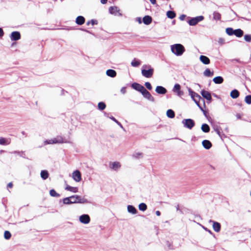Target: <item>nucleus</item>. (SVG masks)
<instances>
[{
    "instance_id": "obj_25",
    "label": "nucleus",
    "mask_w": 251,
    "mask_h": 251,
    "mask_svg": "<svg viewBox=\"0 0 251 251\" xmlns=\"http://www.w3.org/2000/svg\"><path fill=\"white\" fill-rule=\"evenodd\" d=\"M230 96L232 99H236L239 96V92L238 90L234 89L230 92Z\"/></svg>"
},
{
    "instance_id": "obj_38",
    "label": "nucleus",
    "mask_w": 251,
    "mask_h": 251,
    "mask_svg": "<svg viewBox=\"0 0 251 251\" xmlns=\"http://www.w3.org/2000/svg\"><path fill=\"white\" fill-rule=\"evenodd\" d=\"M147 208V205L144 203H141L139 205V209L140 210L144 211Z\"/></svg>"
},
{
    "instance_id": "obj_44",
    "label": "nucleus",
    "mask_w": 251,
    "mask_h": 251,
    "mask_svg": "<svg viewBox=\"0 0 251 251\" xmlns=\"http://www.w3.org/2000/svg\"><path fill=\"white\" fill-rule=\"evenodd\" d=\"M245 101L248 104H251V95H248L245 97Z\"/></svg>"
},
{
    "instance_id": "obj_31",
    "label": "nucleus",
    "mask_w": 251,
    "mask_h": 251,
    "mask_svg": "<svg viewBox=\"0 0 251 251\" xmlns=\"http://www.w3.org/2000/svg\"><path fill=\"white\" fill-rule=\"evenodd\" d=\"M234 34L238 37H242L243 35V31L240 29L234 30Z\"/></svg>"
},
{
    "instance_id": "obj_3",
    "label": "nucleus",
    "mask_w": 251,
    "mask_h": 251,
    "mask_svg": "<svg viewBox=\"0 0 251 251\" xmlns=\"http://www.w3.org/2000/svg\"><path fill=\"white\" fill-rule=\"evenodd\" d=\"M69 197L71 201H72V204L86 203L88 202V201L86 199L79 195H73Z\"/></svg>"
},
{
    "instance_id": "obj_26",
    "label": "nucleus",
    "mask_w": 251,
    "mask_h": 251,
    "mask_svg": "<svg viewBox=\"0 0 251 251\" xmlns=\"http://www.w3.org/2000/svg\"><path fill=\"white\" fill-rule=\"evenodd\" d=\"M109 11L111 14L116 15L119 12V10L116 6H111L109 8Z\"/></svg>"
},
{
    "instance_id": "obj_15",
    "label": "nucleus",
    "mask_w": 251,
    "mask_h": 251,
    "mask_svg": "<svg viewBox=\"0 0 251 251\" xmlns=\"http://www.w3.org/2000/svg\"><path fill=\"white\" fill-rule=\"evenodd\" d=\"M155 92L159 94H165L167 93V90L163 86H158L156 87Z\"/></svg>"
},
{
    "instance_id": "obj_6",
    "label": "nucleus",
    "mask_w": 251,
    "mask_h": 251,
    "mask_svg": "<svg viewBox=\"0 0 251 251\" xmlns=\"http://www.w3.org/2000/svg\"><path fill=\"white\" fill-rule=\"evenodd\" d=\"M204 19L203 16H197L195 18H191L188 22L189 24L190 25H197L199 22L202 21Z\"/></svg>"
},
{
    "instance_id": "obj_34",
    "label": "nucleus",
    "mask_w": 251,
    "mask_h": 251,
    "mask_svg": "<svg viewBox=\"0 0 251 251\" xmlns=\"http://www.w3.org/2000/svg\"><path fill=\"white\" fill-rule=\"evenodd\" d=\"M62 201L63 204L66 205H69L72 204V201H71L69 197L64 198L62 200Z\"/></svg>"
},
{
    "instance_id": "obj_12",
    "label": "nucleus",
    "mask_w": 251,
    "mask_h": 251,
    "mask_svg": "<svg viewBox=\"0 0 251 251\" xmlns=\"http://www.w3.org/2000/svg\"><path fill=\"white\" fill-rule=\"evenodd\" d=\"M10 38L12 41H17L21 38V34L18 31L12 32L10 35Z\"/></svg>"
},
{
    "instance_id": "obj_59",
    "label": "nucleus",
    "mask_w": 251,
    "mask_h": 251,
    "mask_svg": "<svg viewBox=\"0 0 251 251\" xmlns=\"http://www.w3.org/2000/svg\"><path fill=\"white\" fill-rule=\"evenodd\" d=\"M215 131H216L217 133L219 135H220V131H219V130L218 129H217H217H215Z\"/></svg>"
},
{
    "instance_id": "obj_13",
    "label": "nucleus",
    "mask_w": 251,
    "mask_h": 251,
    "mask_svg": "<svg viewBox=\"0 0 251 251\" xmlns=\"http://www.w3.org/2000/svg\"><path fill=\"white\" fill-rule=\"evenodd\" d=\"M132 87L135 90L142 93L144 90H145V87L140 85V84L137 83H134L132 84Z\"/></svg>"
},
{
    "instance_id": "obj_23",
    "label": "nucleus",
    "mask_w": 251,
    "mask_h": 251,
    "mask_svg": "<svg viewBox=\"0 0 251 251\" xmlns=\"http://www.w3.org/2000/svg\"><path fill=\"white\" fill-rule=\"evenodd\" d=\"M76 23L78 25H82L85 22V18L81 16H79L76 18Z\"/></svg>"
},
{
    "instance_id": "obj_14",
    "label": "nucleus",
    "mask_w": 251,
    "mask_h": 251,
    "mask_svg": "<svg viewBox=\"0 0 251 251\" xmlns=\"http://www.w3.org/2000/svg\"><path fill=\"white\" fill-rule=\"evenodd\" d=\"M210 222H212L213 224L212 227H213V228L214 230V231L217 232H219L221 230L220 224L218 222L213 221H210Z\"/></svg>"
},
{
    "instance_id": "obj_57",
    "label": "nucleus",
    "mask_w": 251,
    "mask_h": 251,
    "mask_svg": "<svg viewBox=\"0 0 251 251\" xmlns=\"http://www.w3.org/2000/svg\"><path fill=\"white\" fill-rule=\"evenodd\" d=\"M107 0H100V2L102 4H105L107 2Z\"/></svg>"
},
{
    "instance_id": "obj_48",
    "label": "nucleus",
    "mask_w": 251,
    "mask_h": 251,
    "mask_svg": "<svg viewBox=\"0 0 251 251\" xmlns=\"http://www.w3.org/2000/svg\"><path fill=\"white\" fill-rule=\"evenodd\" d=\"M91 24L92 25H97L98 24L97 23V21L96 20H92L90 21H88L87 23V25H89V24Z\"/></svg>"
},
{
    "instance_id": "obj_45",
    "label": "nucleus",
    "mask_w": 251,
    "mask_h": 251,
    "mask_svg": "<svg viewBox=\"0 0 251 251\" xmlns=\"http://www.w3.org/2000/svg\"><path fill=\"white\" fill-rule=\"evenodd\" d=\"M132 156L134 158H140L142 157L143 155H142V153L138 152L134 153L132 155Z\"/></svg>"
},
{
    "instance_id": "obj_24",
    "label": "nucleus",
    "mask_w": 251,
    "mask_h": 251,
    "mask_svg": "<svg viewBox=\"0 0 251 251\" xmlns=\"http://www.w3.org/2000/svg\"><path fill=\"white\" fill-rule=\"evenodd\" d=\"M106 75L111 77H114L116 75V72L115 70L109 69L106 71Z\"/></svg>"
},
{
    "instance_id": "obj_54",
    "label": "nucleus",
    "mask_w": 251,
    "mask_h": 251,
    "mask_svg": "<svg viewBox=\"0 0 251 251\" xmlns=\"http://www.w3.org/2000/svg\"><path fill=\"white\" fill-rule=\"evenodd\" d=\"M236 117L238 119H240L241 118V116L239 113H237V114H236Z\"/></svg>"
},
{
    "instance_id": "obj_22",
    "label": "nucleus",
    "mask_w": 251,
    "mask_h": 251,
    "mask_svg": "<svg viewBox=\"0 0 251 251\" xmlns=\"http://www.w3.org/2000/svg\"><path fill=\"white\" fill-rule=\"evenodd\" d=\"M65 190L75 193L78 192V189L77 187H72L69 185H67L65 187Z\"/></svg>"
},
{
    "instance_id": "obj_10",
    "label": "nucleus",
    "mask_w": 251,
    "mask_h": 251,
    "mask_svg": "<svg viewBox=\"0 0 251 251\" xmlns=\"http://www.w3.org/2000/svg\"><path fill=\"white\" fill-rule=\"evenodd\" d=\"M79 221L84 224H88L90 223V218L88 215L83 214L79 217Z\"/></svg>"
},
{
    "instance_id": "obj_17",
    "label": "nucleus",
    "mask_w": 251,
    "mask_h": 251,
    "mask_svg": "<svg viewBox=\"0 0 251 251\" xmlns=\"http://www.w3.org/2000/svg\"><path fill=\"white\" fill-rule=\"evenodd\" d=\"M200 61L204 64L207 65L210 63V59L205 55H201L200 57Z\"/></svg>"
},
{
    "instance_id": "obj_2",
    "label": "nucleus",
    "mask_w": 251,
    "mask_h": 251,
    "mask_svg": "<svg viewBox=\"0 0 251 251\" xmlns=\"http://www.w3.org/2000/svg\"><path fill=\"white\" fill-rule=\"evenodd\" d=\"M154 70L150 65H144L141 70L142 75L147 77L150 78L152 76Z\"/></svg>"
},
{
    "instance_id": "obj_53",
    "label": "nucleus",
    "mask_w": 251,
    "mask_h": 251,
    "mask_svg": "<svg viewBox=\"0 0 251 251\" xmlns=\"http://www.w3.org/2000/svg\"><path fill=\"white\" fill-rule=\"evenodd\" d=\"M4 35V32L1 28L0 27V37L3 36Z\"/></svg>"
},
{
    "instance_id": "obj_37",
    "label": "nucleus",
    "mask_w": 251,
    "mask_h": 251,
    "mask_svg": "<svg viewBox=\"0 0 251 251\" xmlns=\"http://www.w3.org/2000/svg\"><path fill=\"white\" fill-rule=\"evenodd\" d=\"M213 19L215 20H219L221 19V14L218 12L215 11L213 14Z\"/></svg>"
},
{
    "instance_id": "obj_19",
    "label": "nucleus",
    "mask_w": 251,
    "mask_h": 251,
    "mask_svg": "<svg viewBox=\"0 0 251 251\" xmlns=\"http://www.w3.org/2000/svg\"><path fill=\"white\" fill-rule=\"evenodd\" d=\"M202 145L203 147L207 150L209 149L211 146L212 144L211 142L209 140H204L202 142Z\"/></svg>"
},
{
    "instance_id": "obj_56",
    "label": "nucleus",
    "mask_w": 251,
    "mask_h": 251,
    "mask_svg": "<svg viewBox=\"0 0 251 251\" xmlns=\"http://www.w3.org/2000/svg\"><path fill=\"white\" fill-rule=\"evenodd\" d=\"M152 4H156V0H149Z\"/></svg>"
},
{
    "instance_id": "obj_46",
    "label": "nucleus",
    "mask_w": 251,
    "mask_h": 251,
    "mask_svg": "<svg viewBox=\"0 0 251 251\" xmlns=\"http://www.w3.org/2000/svg\"><path fill=\"white\" fill-rule=\"evenodd\" d=\"M244 39L247 42L251 41V35H245L244 36Z\"/></svg>"
},
{
    "instance_id": "obj_32",
    "label": "nucleus",
    "mask_w": 251,
    "mask_h": 251,
    "mask_svg": "<svg viewBox=\"0 0 251 251\" xmlns=\"http://www.w3.org/2000/svg\"><path fill=\"white\" fill-rule=\"evenodd\" d=\"M203 75L205 76L209 77V76H211L213 75V73L211 72L209 69L207 68L203 72Z\"/></svg>"
},
{
    "instance_id": "obj_11",
    "label": "nucleus",
    "mask_w": 251,
    "mask_h": 251,
    "mask_svg": "<svg viewBox=\"0 0 251 251\" xmlns=\"http://www.w3.org/2000/svg\"><path fill=\"white\" fill-rule=\"evenodd\" d=\"M141 93L144 96V97L148 99V100L152 102L154 101V98L151 96L150 93L148 92L146 89H145V90H144Z\"/></svg>"
},
{
    "instance_id": "obj_40",
    "label": "nucleus",
    "mask_w": 251,
    "mask_h": 251,
    "mask_svg": "<svg viewBox=\"0 0 251 251\" xmlns=\"http://www.w3.org/2000/svg\"><path fill=\"white\" fill-rule=\"evenodd\" d=\"M9 142H8V140L4 138H0V145H8L9 144Z\"/></svg>"
},
{
    "instance_id": "obj_29",
    "label": "nucleus",
    "mask_w": 251,
    "mask_h": 251,
    "mask_svg": "<svg viewBox=\"0 0 251 251\" xmlns=\"http://www.w3.org/2000/svg\"><path fill=\"white\" fill-rule=\"evenodd\" d=\"M213 81L216 84H221L223 82L224 79L221 76H216L213 78Z\"/></svg>"
},
{
    "instance_id": "obj_18",
    "label": "nucleus",
    "mask_w": 251,
    "mask_h": 251,
    "mask_svg": "<svg viewBox=\"0 0 251 251\" xmlns=\"http://www.w3.org/2000/svg\"><path fill=\"white\" fill-rule=\"evenodd\" d=\"M127 209L128 212L132 214H136L137 213V209L132 205H127Z\"/></svg>"
},
{
    "instance_id": "obj_1",
    "label": "nucleus",
    "mask_w": 251,
    "mask_h": 251,
    "mask_svg": "<svg viewBox=\"0 0 251 251\" xmlns=\"http://www.w3.org/2000/svg\"><path fill=\"white\" fill-rule=\"evenodd\" d=\"M173 53L177 56H181L185 52L184 47L180 44H175L170 46Z\"/></svg>"
},
{
    "instance_id": "obj_47",
    "label": "nucleus",
    "mask_w": 251,
    "mask_h": 251,
    "mask_svg": "<svg viewBox=\"0 0 251 251\" xmlns=\"http://www.w3.org/2000/svg\"><path fill=\"white\" fill-rule=\"evenodd\" d=\"M110 118L113 121H114L116 124H117L121 128L123 127L121 124L120 122H119L114 117H110Z\"/></svg>"
},
{
    "instance_id": "obj_52",
    "label": "nucleus",
    "mask_w": 251,
    "mask_h": 251,
    "mask_svg": "<svg viewBox=\"0 0 251 251\" xmlns=\"http://www.w3.org/2000/svg\"><path fill=\"white\" fill-rule=\"evenodd\" d=\"M186 17V16L185 15H181L179 17V19L181 21H183Z\"/></svg>"
},
{
    "instance_id": "obj_58",
    "label": "nucleus",
    "mask_w": 251,
    "mask_h": 251,
    "mask_svg": "<svg viewBox=\"0 0 251 251\" xmlns=\"http://www.w3.org/2000/svg\"><path fill=\"white\" fill-rule=\"evenodd\" d=\"M155 213H156V215L157 216H159L160 215V214H161V213H160V211H156V212H155Z\"/></svg>"
},
{
    "instance_id": "obj_28",
    "label": "nucleus",
    "mask_w": 251,
    "mask_h": 251,
    "mask_svg": "<svg viewBox=\"0 0 251 251\" xmlns=\"http://www.w3.org/2000/svg\"><path fill=\"white\" fill-rule=\"evenodd\" d=\"M201 129L204 132L207 133L210 130V127L209 126L206 124H203L201 125Z\"/></svg>"
},
{
    "instance_id": "obj_21",
    "label": "nucleus",
    "mask_w": 251,
    "mask_h": 251,
    "mask_svg": "<svg viewBox=\"0 0 251 251\" xmlns=\"http://www.w3.org/2000/svg\"><path fill=\"white\" fill-rule=\"evenodd\" d=\"M56 138V141L57 144L61 143H69L70 142L68 141L66 139H64L63 137L61 136H57Z\"/></svg>"
},
{
    "instance_id": "obj_49",
    "label": "nucleus",
    "mask_w": 251,
    "mask_h": 251,
    "mask_svg": "<svg viewBox=\"0 0 251 251\" xmlns=\"http://www.w3.org/2000/svg\"><path fill=\"white\" fill-rule=\"evenodd\" d=\"M145 86L146 87V88H147L148 89H149V90H151V89H152V87H151V83H150V82H146L145 83Z\"/></svg>"
},
{
    "instance_id": "obj_27",
    "label": "nucleus",
    "mask_w": 251,
    "mask_h": 251,
    "mask_svg": "<svg viewBox=\"0 0 251 251\" xmlns=\"http://www.w3.org/2000/svg\"><path fill=\"white\" fill-rule=\"evenodd\" d=\"M40 175L41 178L44 180L47 179L49 176V173L47 170L42 171Z\"/></svg>"
},
{
    "instance_id": "obj_51",
    "label": "nucleus",
    "mask_w": 251,
    "mask_h": 251,
    "mask_svg": "<svg viewBox=\"0 0 251 251\" xmlns=\"http://www.w3.org/2000/svg\"><path fill=\"white\" fill-rule=\"evenodd\" d=\"M120 91H121V93H122L123 94H125L126 92V87H122Z\"/></svg>"
},
{
    "instance_id": "obj_20",
    "label": "nucleus",
    "mask_w": 251,
    "mask_h": 251,
    "mask_svg": "<svg viewBox=\"0 0 251 251\" xmlns=\"http://www.w3.org/2000/svg\"><path fill=\"white\" fill-rule=\"evenodd\" d=\"M151 21L152 18L150 16H145L143 18V22L146 25L150 24L151 23Z\"/></svg>"
},
{
    "instance_id": "obj_60",
    "label": "nucleus",
    "mask_w": 251,
    "mask_h": 251,
    "mask_svg": "<svg viewBox=\"0 0 251 251\" xmlns=\"http://www.w3.org/2000/svg\"><path fill=\"white\" fill-rule=\"evenodd\" d=\"M138 22H139V23H140V24H141V23H142L141 18H138Z\"/></svg>"
},
{
    "instance_id": "obj_50",
    "label": "nucleus",
    "mask_w": 251,
    "mask_h": 251,
    "mask_svg": "<svg viewBox=\"0 0 251 251\" xmlns=\"http://www.w3.org/2000/svg\"><path fill=\"white\" fill-rule=\"evenodd\" d=\"M218 42L219 44L223 45L225 43V40L222 38H220L218 39Z\"/></svg>"
},
{
    "instance_id": "obj_42",
    "label": "nucleus",
    "mask_w": 251,
    "mask_h": 251,
    "mask_svg": "<svg viewBox=\"0 0 251 251\" xmlns=\"http://www.w3.org/2000/svg\"><path fill=\"white\" fill-rule=\"evenodd\" d=\"M11 234L8 231H5L4 233V238L6 240H8L11 238Z\"/></svg>"
},
{
    "instance_id": "obj_36",
    "label": "nucleus",
    "mask_w": 251,
    "mask_h": 251,
    "mask_svg": "<svg viewBox=\"0 0 251 251\" xmlns=\"http://www.w3.org/2000/svg\"><path fill=\"white\" fill-rule=\"evenodd\" d=\"M141 64V62L139 60H136V59H134L131 63V64L133 67H138Z\"/></svg>"
},
{
    "instance_id": "obj_16",
    "label": "nucleus",
    "mask_w": 251,
    "mask_h": 251,
    "mask_svg": "<svg viewBox=\"0 0 251 251\" xmlns=\"http://www.w3.org/2000/svg\"><path fill=\"white\" fill-rule=\"evenodd\" d=\"M201 94L202 96L204 98L206 99L207 100H211V99H212L210 93L209 92L205 91V90H202L201 92Z\"/></svg>"
},
{
    "instance_id": "obj_55",
    "label": "nucleus",
    "mask_w": 251,
    "mask_h": 251,
    "mask_svg": "<svg viewBox=\"0 0 251 251\" xmlns=\"http://www.w3.org/2000/svg\"><path fill=\"white\" fill-rule=\"evenodd\" d=\"M13 186V184L12 182H9L8 185H7V187H9V188H11Z\"/></svg>"
},
{
    "instance_id": "obj_39",
    "label": "nucleus",
    "mask_w": 251,
    "mask_h": 251,
    "mask_svg": "<svg viewBox=\"0 0 251 251\" xmlns=\"http://www.w3.org/2000/svg\"><path fill=\"white\" fill-rule=\"evenodd\" d=\"M50 194L52 197H59L60 195L56 192L54 189H51L50 191Z\"/></svg>"
},
{
    "instance_id": "obj_4",
    "label": "nucleus",
    "mask_w": 251,
    "mask_h": 251,
    "mask_svg": "<svg viewBox=\"0 0 251 251\" xmlns=\"http://www.w3.org/2000/svg\"><path fill=\"white\" fill-rule=\"evenodd\" d=\"M188 91L189 92V95H190L191 98L193 99V100L195 101V102L196 103V104L199 107V108L201 109V110L202 111H204L203 108L200 105L199 103V100H200L201 99V96L198 95L197 93H195L190 88H188Z\"/></svg>"
},
{
    "instance_id": "obj_8",
    "label": "nucleus",
    "mask_w": 251,
    "mask_h": 251,
    "mask_svg": "<svg viewBox=\"0 0 251 251\" xmlns=\"http://www.w3.org/2000/svg\"><path fill=\"white\" fill-rule=\"evenodd\" d=\"M72 178L76 182H79L81 180V175L78 170H75L72 173Z\"/></svg>"
},
{
    "instance_id": "obj_7",
    "label": "nucleus",
    "mask_w": 251,
    "mask_h": 251,
    "mask_svg": "<svg viewBox=\"0 0 251 251\" xmlns=\"http://www.w3.org/2000/svg\"><path fill=\"white\" fill-rule=\"evenodd\" d=\"M180 85L179 84L176 83L174 85L172 90L173 92L179 97L183 95V92L180 90Z\"/></svg>"
},
{
    "instance_id": "obj_41",
    "label": "nucleus",
    "mask_w": 251,
    "mask_h": 251,
    "mask_svg": "<svg viewBox=\"0 0 251 251\" xmlns=\"http://www.w3.org/2000/svg\"><path fill=\"white\" fill-rule=\"evenodd\" d=\"M226 32L229 35H232L234 34V30L232 28L228 27L226 29Z\"/></svg>"
},
{
    "instance_id": "obj_9",
    "label": "nucleus",
    "mask_w": 251,
    "mask_h": 251,
    "mask_svg": "<svg viewBox=\"0 0 251 251\" xmlns=\"http://www.w3.org/2000/svg\"><path fill=\"white\" fill-rule=\"evenodd\" d=\"M121 167V165L119 162H111L109 163V168L110 169L117 171Z\"/></svg>"
},
{
    "instance_id": "obj_5",
    "label": "nucleus",
    "mask_w": 251,
    "mask_h": 251,
    "mask_svg": "<svg viewBox=\"0 0 251 251\" xmlns=\"http://www.w3.org/2000/svg\"><path fill=\"white\" fill-rule=\"evenodd\" d=\"M182 123L185 127L190 129H192L195 126L194 121L191 119H183Z\"/></svg>"
},
{
    "instance_id": "obj_61",
    "label": "nucleus",
    "mask_w": 251,
    "mask_h": 251,
    "mask_svg": "<svg viewBox=\"0 0 251 251\" xmlns=\"http://www.w3.org/2000/svg\"><path fill=\"white\" fill-rule=\"evenodd\" d=\"M204 229H205L206 231H208V232H209L210 233H211V231L210 230H209V229H207L206 228H204Z\"/></svg>"
},
{
    "instance_id": "obj_30",
    "label": "nucleus",
    "mask_w": 251,
    "mask_h": 251,
    "mask_svg": "<svg viewBox=\"0 0 251 251\" xmlns=\"http://www.w3.org/2000/svg\"><path fill=\"white\" fill-rule=\"evenodd\" d=\"M166 115L168 118H173L175 116L174 111L172 109H169L167 111Z\"/></svg>"
},
{
    "instance_id": "obj_35",
    "label": "nucleus",
    "mask_w": 251,
    "mask_h": 251,
    "mask_svg": "<svg viewBox=\"0 0 251 251\" xmlns=\"http://www.w3.org/2000/svg\"><path fill=\"white\" fill-rule=\"evenodd\" d=\"M167 16L169 18L173 19L176 17V15L174 11H168L167 12Z\"/></svg>"
},
{
    "instance_id": "obj_33",
    "label": "nucleus",
    "mask_w": 251,
    "mask_h": 251,
    "mask_svg": "<svg viewBox=\"0 0 251 251\" xmlns=\"http://www.w3.org/2000/svg\"><path fill=\"white\" fill-rule=\"evenodd\" d=\"M44 144L45 145L47 144H57L56 138H54L51 139L47 140L44 141Z\"/></svg>"
},
{
    "instance_id": "obj_43",
    "label": "nucleus",
    "mask_w": 251,
    "mask_h": 251,
    "mask_svg": "<svg viewBox=\"0 0 251 251\" xmlns=\"http://www.w3.org/2000/svg\"><path fill=\"white\" fill-rule=\"evenodd\" d=\"M106 105L103 102H100L98 103V107L100 110H103L105 109Z\"/></svg>"
}]
</instances>
